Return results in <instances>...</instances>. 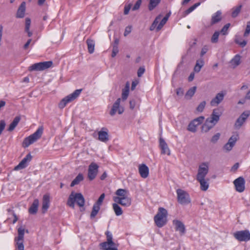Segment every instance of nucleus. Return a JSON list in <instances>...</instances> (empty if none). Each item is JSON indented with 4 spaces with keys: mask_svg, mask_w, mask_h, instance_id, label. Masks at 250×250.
Instances as JSON below:
<instances>
[{
    "mask_svg": "<svg viewBox=\"0 0 250 250\" xmlns=\"http://www.w3.org/2000/svg\"><path fill=\"white\" fill-rule=\"evenodd\" d=\"M234 237L239 241L247 242L250 240V232L248 230L237 231L234 233Z\"/></svg>",
    "mask_w": 250,
    "mask_h": 250,
    "instance_id": "obj_10",
    "label": "nucleus"
},
{
    "mask_svg": "<svg viewBox=\"0 0 250 250\" xmlns=\"http://www.w3.org/2000/svg\"><path fill=\"white\" fill-rule=\"evenodd\" d=\"M167 17H164L163 19L161 20L158 25L157 26V31H159L160 30H161L163 26L166 24L167 21Z\"/></svg>",
    "mask_w": 250,
    "mask_h": 250,
    "instance_id": "obj_43",
    "label": "nucleus"
},
{
    "mask_svg": "<svg viewBox=\"0 0 250 250\" xmlns=\"http://www.w3.org/2000/svg\"><path fill=\"white\" fill-rule=\"evenodd\" d=\"M159 146L161 149V153L163 154H167L169 155L170 154V150L167 146V144L162 138L159 139Z\"/></svg>",
    "mask_w": 250,
    "mask_h": 250,
    "instance_id": "obj_19",
    "label": "nucleus"
},
{
    "mask_svg": "<svg viewBox=\"0 0 250 250\" xmlns=\"http://www.w3.org/2000/svg\"><path fill=\"white\" fill-rule=\"evenodd\" d=\"M160 20V16H157L155 20L153 21V23H152V24L151 25L150 27V30L151 31H153L156 28H157L156 26L158 24L159 21Z\"/></svg>",
    "mask_w": 250,
    "mask_h": 250,
    "instance_id": "obj_41",
    "label": "nucleus"
},
{
    "mask_svg": "<svg viewBox=\"0 0 250 250\" xmlns=\"http://www.w3.org/2000/svg\"><path fill=\"white\" fill-rule=\"evenodd\" d=\"M43 127L40 126L33 134L25 138L22 144V147L26 148L30 145L36 142L42 137L43 133Z\"/></svg>",
    "mask_w": 250,
    "mask_h": 250,
    "instance_id": "obj_5",
    "label": "nucleus"
},
{
    "mask_svg": "<svg viewBox=\"0 0 250 250\" xmlns=\"http://www.w3.org/2000/svg\"><path fill=\"white\" fill-rule=\"evenodd\" d=\"M233 146H232L231 145L229 144L228 142L225 145V146L223 147V148L228 151H229L231 150Z\"/></svg>",
    "mask_w": 250,
    "mask_h": 250,
    "instance_id": "obj_56",
    "label": "nucleus"
},
{
    "mask_svg": "<svg viewBox=\"0 0 250 250\" xmlns=\"http://www.w3.org/2000/svg\"><path fill=\"white\" fill-rule=\"evenodd\" d=\"M98 165L94 163H91L88 167L87 177L89 180H94L98 173Z\"/></svg>",
    "mask_w": 250,
    "mask_h": 250,
    "instance_id": "obj_11",
    "label": "nucleus"
},
{
    "mask_svg": "<svg viewBox=\"0 0 250 250\" xmlns=\"http://www.w3.org/2000/svg\"><path fill=\"white\" fill-rule=\"evenodd\" d=\"M221 14L222 13L220 11H217L212 16L211 21V24L212 25L218 22L221 20Z\"/></svg>",
    "mask_w": 250,
    "mask_h": 250,
    "instance_id": "obj_27",
    "label": "nucleus"
},
{
    "mask_svg": "<svg viewBox=\"0 0 250 250\" xmlns=\"http://www.w3.org/2000/svg\"><path fill=\"white\" fill-rule=\"evenodd\" d=\"M136 102L134 100H131L129 102V107L131 109H133L135 106Z\"/></svg>",
    "mask_w": 250,
    "mask_h": 250,
    "instance_id": "obj_60",
    "label": "nucleus"
},
{
    "mask_svg": "<svg viewBox=\"0 0 250 250\" xmlns=\"http://www.w3.org/2000/svg\"><path fill=\"white\" fill-rule=\"evenodd\" d=\"M108 130L106 128H102L98 132V139L103 142L106 143L109 140Z\"/></svg>",
    "mask_w": 250,
    "mask_h": 250,
    "instance_id": "obj_18",
    "label": "nucleus"
},
{
    "mask_svg": "<svg viewBox=\"0 0 250 250\" xmlns=\"http://www.w3.org/2000/svg\"><path fill=\"white\" fill-rule=\"evenodd\" d=\"M131 8V5L128 4L127 5H125L124 8V14L127 15L129 12V10Z\"/></svg>",
    "mask_w": 250,
    "mask_h": 250,
    "instance_id": "obj_58",
    "label": "nucleus"
},
{
    "mask_svg": "<svg viewBox=\"0 0 250 250\" xmlns=\"http://www.w3.org/2000/svg\"><path fill=\"white\" fill-rule=\"evenodd\" d=\"M239 167V164L238 163H235L231 168L232 170H236Z\"/></svg>",
    "mask_w": 250,
    "mask_h": 250,
    "instance_id": "obj_64",
    "label": "nucleus"
},
{
    "mask_svg": "<svg viewBox=\"0 0 250 250\" xmlns=\"http://www.w3.org/2000/svg\"><path fill=\"white\" fill-rule=\"evenodd\" d=\"M100 246L101 248L104 250H108L110 248L112 247L109 246V243H108L107 242H104L100 243Z\"/></svg>",
    "mask_w": 250,
    "mask_h": 250,
    "instance_id": "obj_48",
    "label": "nucleus"
},
{
    "mask_svg": "<svg viewBox=\"0 0 250 250\" xmlns=\"http://www.w3.org/2000/svg\"><path fill=\"white\" fill-rule=\"evenodd\" d=\"M53 64L52 61H46L36 63L28 68V70L32 71H42L50 67Z\"/></svg>",
    "mask_w": 250,
    "mask_h": 250,
    "instance_id": "obj_8",
    "label": "nucleus"
},
{
    "mask_svg": "<svg viewBox=\"0 0 250 250\" xmlns=\"http://www.w3.org/2000/svg\"><path fill=\"white\" fill-rule=\"evenodd\" d=\"M21 118L20 116H16L12 122V123L10 124L8 128H7V130L9 132H11L14 130L15 127L17 126L18 124L19 123Z\"/></svg>",
    "mask_w": 250,
    "mask_h": 250,
    "instance_id": "obj_25",
    "label": "nucleus"
},
{
    "mask_svg": "<svg viewBox=\"0 0 250 250\" xmlns=\"http://www.w3.org/2000/svg\"><path fill=\"white\" fill-rule=\"evenodd\" d=\"M204 61L203 59L197 60L195 65L194 67V72L196 73L199 72L202 67L204 66Z\"/></svg>",
    "mask_w": 250,
    "mask_h": 250,
    "instance_id": "obj_29",
    "label": "nucleus"
},
{
    "mask_svg": "<svg viewBox=\"0 0 250 250\" xmlns=\"http://www.w3.org/2000/svg\"><path fill=\"white\" fill-rule=\"evenodd\" d=\"M105 195L104 193H102L100 196L99 197V199H98L97 201L94 204V205L98 206L100 207V206L102 205L103 200L104 198Z\"/></svg>",
    "mask_w": 250,
    "mask_h": 250,
    "instance_id": "obj_47",
    "label": "nucleus"
},
{
    "mask_svg": "<svg viewBox=\"0 0 250 250\" xmlns=\"http://www.w3.org/2000/svg\"><path fill=\"white\" fill-rule=\"evenodd\" d=\"M83 180V176L82 173H79L76 177L72 181L70 187H72L78 185L80 182Z\"/></svg>",
    "mask_w": 250,
    "mask_h": 250,
    "instance_id": "obj_31",
    "label": "nucleus"
},
{
    "mask_svg": "<svg viewBox=\"0 0 250 250\" xmlns=\"http://www.w3.org/2000/svg\"><path fill=\"white\" fill-rule=\"evenodd\" d=\"M249 115V111L244 112L237 119L234 125L235 128L237 129L240 128Z\"/></svg>",
    "mask_w": 250,
    "mask_h": 250,
    "instance_id": "obj_17",
    "label": "nucleus"
},
{
    "mask_svg": "<svg viewBox=\"0 0 250 250\" xmlns=\"http://www.w3.org/2000/svg\"><path fill=\"white\" fill-rule=\"evenodd\" d=\"M219 36V32L218 31H215L213 34L211 42L212 43H217L218 42V37Z\"/></svg>",
    "mask_w": 250,
    "mask_h": 250,
    "instance_id": "obj_44",
    "label": "nucleus"
},
{
    "mask_svg": "<svg viewBox=\"0 0 250 250\" xmlns=\"http://www.w3.org/2000/svg\"><path fill=\"white\" fill-rule=\"evenodd\" d=\"M119 52L118 47L116 46H113V49L112 52L111 56L114 58L116 56Z\"/></svg>",
    "mask_w": 250,
    "mask_h": 250,
    "instance_id": "obj_55",
    "label": "nucleus"
},
{
    "mask_svg": "<svg viewBox=\"0 0 250 250\" xmlns=\"http://www.w3.org/2000/svg\"><path fill=\"white\" fill-rule=\"evenodd\" d=\"M172 224L174 226L175 230L179 231L181 235H184L186 232V228L185 225L181 221L178 220H173Z\"/></svg>",
    "mask_w": 250,
    "mask_h": 250,
    "instance_id": "obj_16",
    "label": "nucleus"
},
{
    "mask_svg": "<svg viewBox=\"0 0 250 250\" xmlns=\"http://www.w3.org/2000/svg\"><path fill=\"white\" fill-rule=\"evenodd\" d=\"M220 116L221 114L218 109H213L210 117L208 118L205 123L202 125L201 127L202 132H208L213 128L219 121Z\"/></svg>",
    "mask_w": 250,
    "mask_h": 250,
    "instance_id": "obj_2",
    "label": "nucleus"
},
{
    "mask_svg": "<svg viewBox=\"0 0 250 250\" xmlns=\"http://www.w3.org/2000/svg\"><path fill=\"white\" fill-rule=\"evenodd\" d=\"M31 24V20L29 18H26L25 19V31L27 33L28 36L30 37L32 35V32L29 30Z\"/></svg>",
    "mask_w": 250,
    "mask_h": 250,
    "instance_id": "obj_34",
    "label": "nucleus"
},
{
    "mask_svg": "<svg viewBox=\"0 0 250 250\" xmlns=\"http://www.w3.org/2000/svg\"><path fill=\"white\" fill-rule=\"evenodd\" d=\"M117 196L113 197L115 202L125 207H128L131 204V199L128 196L129 192L125 189L119 188L115 192Z\"/></svg>",
    "mask_w": 250,
    "mask_h": 250,
    "instance_id": "obj_1",
    "label": "nucleus"
},
{
    "mask_svg": "<svg viewBox=\"0 0 250 250\" xmlns=\"http://www.w3.org/2000/svg\"><path fill=\"white\" fill-rule=\"evenodd\" d=\"M121 101V98H118L115 102L113 104L112 107L110 111V115L112 116H114L117 112L119 114H122L124 111V108L120 105Z\"/></svg>",
    "mask_w": 250,
    "mask_h": 250,
    "instance_id": "obj_12",
    "label": "nucleus"
},
{
    "mask_svg": "<svg viewBox=\"0 0 250 250\" xmlns=\"http://www.w3.org/2000/svg\"><path fill=\"white\" fill-rule=\"evenodd\" d=\"M206 104V101L202 102L197 107L196 110L200 112H202L205 107Z\"/></svg>",
    "mask_w": 250,
    "mask_h": 250,
    "instance_id": "obj_46",
    "label": "nucleus"
},
{
    "mask_svg": "<svg viewBox=\"0 0 250 250\" xmlns=\"http://www.w3.org/2000/svg\"><path fill=\"white\" fill-rule=\"evenodd\" d=\"M31 41H32V40L31 39L28 40V41H27L26 43L23 46V48L24 49H26L28 47V46H29V44H30Z\"/></svg>",
    "mask_w": 250,
    "mask_h": 250,
    "instance_id": "obj_62",
    "label": "nucleus"
},
{
    "mask_svg": "<svg viewBox=\"0 0 250 250\" xmlns=\"http://www.w3.org/2000/svg\"><path fill=\"white\" fill-rule=\"evenodd\" d=\"M208 51V48L206 47H204L201 50L200 56L203 57Z\"/></svg>",
    "mask_w": 250,
    "mask_h": 250,
    "instance_id": "obj_61",
    "label": "nucleus"
},
{
    "mask_svg": "<svg viewBox=\"0 0 250 250\" xmlns=\"http://www.w3.org/2000/svg\"><path fill=\"white\" fill-rule=\"evenodd\" d=\"M18 236L15 238V241L16 242V249L17 250H24L23 238L24 229L22 226L18 228Z\"/></svg>",
    "mask_w": 250,
    "mask_h": 250,
    "instance_id": "obj_9",
    "label": "nucleus"
},
{
    "mask_svg": "<svg viewBox=\"0 0 250 250\" xmlns=\"http://www.w3.org/2000/svg\"><path fill=\"white\" fill-rule=\"evenodd\" d=\"M167 211L165 208L160 207L158 208L157 214L154 216V221L156 225L159 228L164 226L167 222Z\"/></svg>",
    "mask_w": 250,
    "mask_h": 250,
    "instance_id": "obj_4",
    "label": "nucleus"
},
{
    "mask_svg": "<svg viewBox=\"0 0 250 250\" xmlns=\"http://www.w3.org/2000/svg\"><path fill=\"white\" fill-rule=\"evenodd\" d=\"M6 123L4 120H1L0 121V135H1L2 131L5 128Z\"/></svg>",
    "mask_w": 250,
    "mask_h": 250,
    "instance_id": "obj_53",
    "label": "nucleus"
},
{
    "mask_svg": "<svg viewBox=\"0 0 250 250\" xmlns=\"http://www.w3.org/2000/svg\"><path fill=\"white\" fill-rule=\"evenodd\" d=\"M26 10V3L24 1L21 2L19 7L17 13L16 18H23L25 15V12Z\"/></svg>",
    "mask_w": 250,
    "mask_h": 250,
    "instance_id": "obj_22",
    "label": "nucleus"
},
{
    "mask_svg": "<svg viewBox=\"0 0 250 250\" xmlns=\"http://www.w3.org/2000/svg\"><path fill=\"white\" fill-rule=\"evenodd\" d=\"M32 158V157L30 153L27 154L20 163L14 167V170H19L25 168L28 165L27 163L31 160Z\"/></svg>",
    "mask_w": 250,
    "mask_h": 250,
    "instance_id": "obj_15",
    "label": "nucleus"
},
{
    "mask_svg": "<svg viewBox=\"0 0 250 250\" xmlns=\"http://www.w3.org/2000/svg\"><path fill=\"white\" fill-rule=\"evenodd\" d=\"M86 43L87 45L88 51L90 54H92L94 51L95 49V42L91 39H88L86 40Z\"/></svg>",
    "mask_w": 250,
    "mask_h": 250,
    "instance_id": "obj_30",
    "label": "nucleus"
},
{
    "mask_svg": "<svg viewBox=\"0 0 250 250\" xmlns=\"http://www.w3.org/2000/svg\"><path fill=\"white\" fill-rule=\"evenodd\" d=\"M113 210L117 216H120L123 214V210L122 208L119 206L117 203L112 204Z\"/></svg>",
    "mask_w": 250,
    "mask_h": 250,
    "instance_id": "obj_35",
    "label": "nucleus"
},
{
    "mask_svg": "<svg viewBox=\"0 0 250 250\" xmlns=\"http://www.w3.org/2000/svg\"><path fill=\"white\" fill-rule=\"evenodd\" d=\"M220 133H217L216 134H215L214 135H213L211 139V142H212V143H216L218 140L220 138Z\"/></svg>",
    "mask_w": 250,
    "mask_h": 250,
    "instance_id": "obj_50",
    "label": "nucleus"
},
{
    "mask_svg": "<svg viewBox=\"0 0 250 250\" xmlns=\"http://www.w3.org/2000/svg\"><path fill=\"white\" fill-rule=\"evenodd\" d=\"M82 89L75 90L72 93L63 98L59 104L60 108H63L66 104L77 98L82 91Z\"/></svg>",
    "mask_w": 250,
    "mask_h": 250,
    "instance_id": "obj_6",
    "label": "nucleus"
},
{
    "mask_svg": "<svg viewBox=\"0 0 250 250\" xmlns=\"http://www.w3.org/2000/svg\"><path fill=\"white\" fill-rule=\"evenodd\" d=\"M141 3H142L141 0H138L136 2L134 5L133 6V7L132 8V10L135 11V10H138L140 8Z\"/></svg>",
    "mask_w": 250,
    "mask_h": 250,
    "instance_id": "obj_52",
    "label": "nucleus"
},
{
    "mask_svg": "<svg viewBox=\"0 0 250 250\" xmlns=\"http://www.w3.org/2000/svg\"><path fill=\"white\" fill-rule=\"evenodd\" d=\"M196 90V86H193L189 88L185 95V98L187 99H190L194 95Z\"/></svg>",
    "mask_w": 250,
    "mask_h": 250,
    "instance_id": "obj_36",
    "label": "nucleus"
},
{
    "mask_svg": "<svg viewBox=\"0 0 250 250\" xmlns=\"http://www.w3.org/2000/svg\"><path fill=\"white\" fill-rule=\"evenodd\" d=\"M208 172V166L207 163H203L199 166L196 179L205 178Z\"/></svg>",
    "mask_w": 250,
    "mask_h": 250,
    "instance_id": "obj_13",
    "label": "nucleus"
},
{
    "mask_svg": "<svg viewBox=\"0 0 250 250\" xmlns=\"http://www.w3.org/2000/svg\"><path fill=\"white\" fill-rule=\"evenodd\" d=\"M75 203H76L80 207H83L84 205L85 200L83 195L81 193L72 192L69 196L67 201V205L74 208Z\"/></svg>",
    "mask_w": 250,
    "mask_h": 250,
    "instance_id": "obj_3",
    "label": "nucleus"
},
{
    "mask_svg": "<svg viewBox=\"0 0 250 250\" xmlns=\"http://www.w3.org/2000/svg\"><path fill=\"white\" fill-rule=\"evenodd\" d=\"M204 116H200L195 119H194L191 122H193L196 125L198 126L199 125H201L204 120Z\"/></svg>",
    "mask_w": 250,
    "mask_h": 250,
    "instance_id": "obj_42",
    "label": "nucleus"
},
{
    "mask_svg": "<svg viewBox=\"0 0 250 250\" xmlns=\"http://www.w3.org/2000/svg\"><path fill=\"white\" fill-rule=\"evenodd\" d=\"M224 94L221 92L218 93L215 98L212 99L210 102L211 106H216L219 104L224 99Z\"/></svg>",
    "mask_w": 250,
    "mask_h": 250,
    "instance_id": "obj_20",
    "label": "nucleus"
},
{
    "mask_svg": "<svg viewBox=\"0 0 250 250\" xmlns=\"http://www.w3.org/2000/svg\"><path fill=\"white\" fill-rule=\"evenodd\" d=\"M161 0H150L148 4V9L149 11L153 10L160 2Z\"/></svg>",
    "mask_w": 250,
    "mask_h": 250,
    "instance_id": "obj_38",
    "label": "nucleus"
},
{
    "mask_svg": "<svg viewBox=\"0 0 250 250\" xmlns=\"http://www.w3.org/2000/svg\"><path fill=\"white\" fill-rule=\"evenodd\" d=\"M50 204V196L49 194H45L43 196L42 209L43 212H45L49 208Z\"/></svg>",
    "mask_w": 250,
    "mask_h": 250,
    "instance_id": "obj_23",
    "label": "nucleus"
},
{
    "mask_svg": "<svg viewBox=\"0 0 250 250\" xmlns=\"http://www.w3.org/2000/svg\"><path fill=\"white\" fill-rule=\"evenodd\" d=\"M196 127L197 125L191 122L188 125V130L192 132H195L196 131Z\"/></svg>",
    "mask_w": 250,
    "mask_h": 250,
    "instance_id": "obj_45",
    "label": "nucleus"
},
{
    "mask_svg": "<svg viewBox=\"0 0 250 250\" xmlns=\"http://www.w3.org/2000/svg\"><path fill=\"white\" fill-rule=\"evenodd\" d=\"M241 56L237 54L231 60L230 63L233 66V67H236L240 63Z\"/></svg>",
    "mask_w": 250,
    "mask_h": 250,
    "instance_id": "obj_32",
    "label": "nucleus"
},
{
    "mask_svg": "<svg viewBox=\"0 0 250 250\" xmlns=\"http://www.w3.org/2000/svg\"><path fill=\"white\" fill-rule=\"evenodd\" d=\"M250 34V21L247 23L246 28L244 34V37H248Z\"/></svg>",
    "mask_w": 250,
    "mask_h": 250,
    "instance_id": "obj_49",
    "label": "nucleus"
},
{
    "mask_svg": "<svg viewBox=\"0 0 250 250\" xmlns=\"http://www.w3.org/2000/svg\"><path fill=\"white\" fill-rule=\"evenodd\" d=\"M197 180L200 184V188L202 190L206 191L208 189L209 186V184L208 183V179L206 180L205 178H201L197 179Z\"/></svg>",
    "mask_w": 250,
    "mask_h": 250,
    "instance_id": "obj_28",
    "label": "nucleus"
},
{
    "mask_svg": "<svg viewBox=\"0 0 250 250\" xmlns=\"http://www.w3.org/2000/svg\"><path fill=\"white\" fill-rule=\"evenodd\" d=\"M131 28H132V27L131 26H128L125 27V30L124 32V34L125 36H127L129 33H131Z\"/></svg>",
    "mask_w": 250,
    "mask_h": 250,
    "instance_id": "obj_57",
    "label": "nucleus"
},
{
    "mask_svg": "<svg viewBox=\"0 0 250 250\" xmlns=\"http://www.w3.org/2000/svg\"><path fill=\"white\" fill-rule=\"evenodd\" d=\"M139 172L142 178H146L148 176L149 168L145 164H141L139 167Z\"/></svg>",
    "mask_w": 250,
    "mask_h": 250,
    "instance_id": "obj_21",
    "label": "nucleus"
},
{
    "mask_svg": "<svg viewBox=\"0 0 250 250\" xmlns=\"http://www.w3.org/2000/svg\"><path fill=\"white\" fill-rule=\"evenodd\" d=\"M230 25V23H227L222 28L221 32L223 35H226L227 34V31Z\"/></svg>",
    "mask_w": 250,
    "mask_h": 250,
    "instance_id": "obj_51",
    "label": "nucleus"
},
{
    "mask_svg": "<svg viewBox=\"0 0 250 250\" xmlns=\"http://www.w3.org/2000/svg\"><path fill=\"white\" fill-rule=\"evenodd\" d=\"M100 209V207L94 204V205L92 207V211L90 214V218H94L96 216L97 213H98Z\"/></svg>",
    "mask_w": 250,
    "mask_h": 250,
    "instance_id": "obj_39",
    "label": "nucleus"
},
{
    "mask_svg": "<svg viewBox=\"0 0 250 250\" xmlns=\"http://www.w3.org/2000/svg\"><path fill=\"white\" fill-rule=\"evenodd\" d=\"M176 92L178 96H182L184 94V90L181 87L177 88Z\"/></svg>",
    "mask_w": 250,
    "mask_h": 250,
    "instance_id": "obj_59",
    "label": "nucleus"
},
{
    "mask_svg": "<svg viewBox=\"0 0 250 250\" xmlns=\"http://www.w3.org/2000/svg\"><path fill=\"white\" fill-rule=\"evenodd\" d=\"M242 7V5H239L232 8L231 16L232 18H236L238 16L241 11Z\"/></svg>",
    "mask_w": 250,
    "mask_h": 250,
    "instance_id": "obj_37",
    "label": "nucleus"
},
{
    "mask_svg": "<svg viewBox=\"0 0 250 250\" xmlns=\"http://www.w3.org/2000/svg\"><path fill=\"white\" fill-rule=\"evenodd\" d=\"M235 189L239 192H242L245 190V181L243 177H239L233 181Z\"/></svg>",
    "mask_w": 250,
    "mask_h": 250,
    "instance_id": "obj_14",
    "label": "nucleus"
},
{
    "mask_svg": "<svg viewBox=\"0 0 250 250\" xmlns=\"http://www.w3.org/2000/svg\"><path fill=\"white\" fill-rule=\"evenodd\" d=\"M106 236L107 242L109 243V246L114 247L115 246V243L112 240V234L109 231H106L105 233Z\"/></svg>",
    "mask_w": 250,
    "mask_h": 250,
    "instance_id": "obj_33",
    "label": "nucleus"
},
{
    "mask_svg": "<svg viewBox=\"0 0 250 250\" xmlns=\"http://www.w3.org/2000/svg\"><path fill=\"white\" fill-rule=\"evenodd\" d=\"M129 87L130 83L128 82H127L125 88L122 89V99L123 101H125L127 99L129 95Z\"/></svg>",
    "mask_w": 250,
    "mask_h": 250,
    "instance_id": "obj_26",
    "label": "nucleus"
},
{
    "mask_svg": "<svg viewBox=\"0 0 250 250\" xmlns=\"http://www.w3.org/2000/svg\"><path fill=\"white\" fill-rule=\"evenodd\" d=\"M39 201L38 199H35L28 209V212L30 214H35L37 212Z\"/></svg>",
    "mask_w": 250,
    "mask_h": 250,
    "instance_id": "obj_24",
    "label": "nucleus"
},
{
    "mask_svg": "<svg viewBox=\"0 0 250 250\" xmlns=\"http://www.w3.org/2000/svg\"><path fill=\"white\" fill-rule=\"evenodd\" d=\"M177 194V201L181 205H188L191 202V200L189 194L186 191L182 189H177L176 190Z\"/></svg>",
    "mask_w": 250,
    "mask_h": 250,
    "instance_id": "obj_7",
    "label": "nucleus"
},
{
    "mask_svg": "<svg viewBox=\"0 0 250 250\" xmlns=\"http://www.w3.org/2000/svg\"><path fill=\"white\" fill-rule=\"evenodd\" d=\"M238 138L239 135L238 134H234L229 139L228 143L234 146Z\"/></svg>",
    "mask_w": 250,
    "mask_h": 250,
    "instance_id": "obj_40",
    "label": "nucleus"
},
{
    "mask_svg": "<svg viewBox=\"0 0 250 250\" xmlns=\"http://www.w3.org/2000/svg\"><path fill=\"white\" fill-rule=\"evenodd\" d=\"M145 71V68L144 66L140 67L138 70L137 75L139 77H141Z\"/></svg>",
    "mask_w": 250,
    "mask_h": 250,
    "instance_id": "obj_54",
    "label": "nucleus"
},
{
    "mask_svg": "<svg viewBox=\"0 0 250 250\" xmlns=\"http://www.w3.org/2000/svg\"><path fill=\"white\" fill-rule=\"evenodd\" d=\"M194 78V73L193 72H192L190 73V75L189 76L188 78V81L189 82H191L193 81Z\"/></svg>",
    "mask_w": 250,
    "mask_h": 250,
    "instance_id": "obj_63",
    "label": "nucleus"
}]
</instances>
